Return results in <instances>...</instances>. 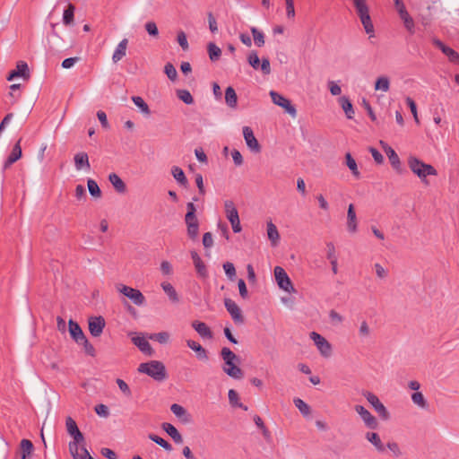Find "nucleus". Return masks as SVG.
Instances as JSON below:
<instances>
[{
	"label": "nucleus",
	"mask_w": 459,
	"mask_h": 459,
	"mask_svg": "<svg viewBox=\"0 0 459 459\" xmlns=\"http://www.w3.org/2000/svg\"><path fill=\"white\" fill-rule=\"evenodd\" d=\"M269 94L273 104L282 108L291 117H296V108L291 104L290 100L274 91H271Z\"/></svg>",
	"instance_id": "nucleus-9"
},
{
	"label": "nucleus",
	"mask_w": 459,
	"mask_h": 459,
	"mask_svg": "<svg viewBox=\"0 0 459 459\" xmlns=\"http://www.w3.org/2000/svg\"><path fill=\"white\" fill-rule=\"evenodd\" d=\"M293 402H294L295 406L299 409V411H300V413L304 417H309L310 416V414H311V408H310V406L307 403H305L300 398H295Z\"/></svg>",
	"instance_id": "nucleus-42"
},
{
	"label": "nucleus",
	"mask_w": 459,
	"mask_h": 459,
	"mask_svg": "<svg viewBox=\"0 0 459 459\" xmlns=\"http://www.w3.org/2000/svg\"><path fill=\"white\" fill-rule=\"evenodd\" d=\"M164 72L171 81L176 80L178 73L172 64H170V63L166 64L164 66Z\"/></svg>",
	"instance_id": "nucleus-61"
},
{
	"label": "nucleus",
	"mask_w": 459,
	"mask_h": 459,
	"mask_svg": "<svg viewBox=\"0 0 459 459\" xmlns=\"http://www.w3.org/2000/svg\"><path fill=\"white\" fill-rule=\"evenodd\" d=\"M170 410L173 412V414L178 419H180L183 422L187 423L190 421V414L183 406L178 403H174L170 406Z\"/></svg>",
	"instance_id": "nucleus-27"
},
{
	"label": "nucleus",
	"mask_w": 459,
	"mask_h": 459,
	"mask_svg": "<svg viewBox=\"0 0 459 459\" xmlns=\"http://www.w3.org/2000/svg\"><path fill=\"white\" fill-rule=\"evenodd\" d=\"M224 305L233 321L236 324L242 325L244 323V316L238 304L230 299H225Z\"/></svg>",
	"instance_id": "nucleus-12"
},
{
	"label": "nucleus",
	"mask_w": 459,
	"mask_h": 459,
	"mask_svg": "<svg viewBox=\"0 0 459 459\" xmlns=\"http://www.w3.org/2000/svg\"><path fill=\"white\" fill-rule=\"evenodd\" d=\"M128 45V39H123L117 46L112 55V61L114 63L119 62L126 55V49Z\"/></svg>",
	"instance_id": "nucleus-22"
},
{
	"label": "nucleus",
	"mask_w": 459,
	"mask_h": 459,
	"mask_svg": "<svg viewBox=\"0 0 459 459\" xmlns=\"http://www.w3.org/2000/svg\"><path fill=\"white\" fill-rule=\"evenodd\" d=\"M162 429L168 433V435L178 444L183 443L182 435L178 430L170 423H163Z\"/></svg>",
	"instance_id": "nucleus-31"
},
{
	"label": "nucleus",
	"mask_w": 459,
	"mask_h": 459,
	"mask_svg": "<svg viewBox=\"0 0 459 459\" xmlns=\"http://www.w3.org/2000/svg\"><path fill=\"white\" fill-rule=\"evenodd\" d=\"M74 167L77 171H90L91 164L89 161V156L86 152H77L74 157Z\"/></svg>",
	"instance_id": "nucleus-17"
},
{
	"label": "nucleus",
	"mask_w": 459,
	"mask_h": 459,
	"mask_svg": "<svg viewBox=\"0 0 459 459\" xmlns=\"http://www.w3.org/2000/svg\"><path fill=\"white\" fill-rule=\"evenodd\" d=\"M374 89L377 91L387 92L390 89V79L385 75L377 77L374 84Z\"/></svg>",
	"instance_id": "nucleus-34"
},
{
	"label": "nucleus",
	"mask_w": 459,
	"mask_h": 459,
	"mask_svg": "<svg viewBox=\"0 0 459 459\" xmlns=\"http://www.w3.org/2000/svg\"><path fill=\"white\" fill-rule=\"evenodd\" d=\"M187 227V235L192 239H196L199 233V223L197 219H185Z\"/></svg>",
	"instance_id": "nucleus-32"
},
{
	"label": "nucleus",
	"mask_w": 459,
	"mask_h": 459,
	"mask_svg": "<svg viewBox=\"0 0 459 459\" xmlns=\"http://www.w3.org/2000/svg\"><path fill=\"white\" fill-rule=\"evenodd\" d=\"M251 32H252L255 43L258 47L264 46V33L262 31H260L259 30H257L255 27L251 28Z\"/></svg>",
	"instance_id": "nucleus-54"
},
{
	"label": "nucleus",
	"mask_w": 459,
	"mask_h": 459,
	"mask_svg": "<svg viewBox=\"0 0 459 459\" xmlns=\"http://www.w3.org/2000/svg\"><path fill=\"white\" fill-rule=\"evenodd\" d=\"M268 239L273 247H276L280 241V233L277 227L270 221L266 223Z\"/></svg>",
	"instance_id": "nucleus-24"
},
{
	"label": "nucleus",
	"mask_w": 459,
	"mask_h": 459,
	"mask_svg": "<svg viewBox=\"0 0 459 459\" xmlns=\"http://www.w3.org/2000/svg\"><path fill=\"white\" fill-rule=\"evenodd\" d=\"M366 438L368 442H370L377 451L383 452L384 451V445L378 436V434L375 432H368L366 434Z\"/></svg>",
	"instance_id": "nucleus-38"
},
{
	"label": "nucleus",
	"mask_w": 459,
	"mask_h": 459,
	"mask_svg": "<svg viewBox=\"0 0 459 459\" xmlns=\"http://www.w3.org/2000/svg\"><path fill=\"white\" fill-rule=\"evenodd\" d=\"M84 442V437L78 438H73L72 441L69 442L68 447H69V453L72 455V457H75L78 455V450H81L80 446Z\"/></svg>",
	"instance_id": "nucleus-44"
},
{
	"label": "nucleus",
	"mask_w": 459,
	"mask_h": 459,
	"mask_svg": "<svg viewBox=\"0 0 459 459\" xmlns=\"http://www.w3.org/2000/svg\"><path fill=\"white\" fill-rule=\"evenodd\" d=\"M345 164L351 170V174L356 178H359L360 177V172L358 169V165L356 160L353 159L351 154L350 152H347L345 154Z\"/></svg>",
	"instance_id": "nucleus-37"
},
{
	"label": "nucleus",
	"mask_w": 459,
	"mask_h": 459,
	"mask_svg": "<svg viewBox=\"0 0 459 459\" xmlns=\"http://www.w3.org/2000/svg\"><path fill=\"white\" fill-rule=\"evenodd\" d=\"M160 287L163 290V291L167 294L171 302H179V296L171 283L168 281H163L161 282Z\"/></svg>",
	"instance_id": "nucleus-28"
},
{
	"label": "nucleus",
	"mask_w": 459,
	"mask_h": 459,
	"mask_svg": "<svg viewBox=\"0 0 459 459\" xmlns=\"http://www.w3.org/2000/svg\"><path fill=\"white\" fill-rule=\"evenodd\" d=\"M105 327V320L102 316H91L89 318V331L94 337H99Z\"/></svg>",
	"instance_id": "nucleus-15"
},
{
	"label": "nucleus",
	"mask_w": 459,
	"mask_h": 459,
	"mask_svg": "<svg viewBox=\"0 0 459 459\" xmlns=\"http://www.w3.org/2000/svg\"><path fill=\"white\" fill-rule=\"evenodd\" d=\"M21 140H19L13 146L5 164L4 168H7L13 162L17 161L22 157V148L20 145Z\"/></svg>",
	"instance_id": "nucleus-33"
},
{
	"label": "nucleus",
	"mask_w": 459,
	"mask_h": 459,
	"mask_svg": "<svg viewBox=\"0 0 459 459\" xmlns=\"http://www.w3.org/2000/svg\"><path fill=\"white\" fill-rule=\"evenodd\" d=\"M208 55L211 61L214 62L219 60L221 55V49L214 43L210 42L207 46Z\"/></svg>",
	"instance_id": "nucleus-45"
},
{
	"label": "nucleus",
	"mask_w": 459,
	"mask_h": 459,
	"mask_svg": "<svg viewBox=\"0 0 459 459\" xmlns=\"http://www.w3.org/2000/svg\"><path fill=\"white\" fill-rule=\"evenodd\" d=\"M338 102L343 109L348 119H351L354 117L353 106L348 97L342 96L338 99Z\"/></svg>",
	"instance_id": "nucleus-30"
},
{
	"label": "nucleus",
	"mask_w": 459,
	"mask_h": 459,
	"mask_svg": "<svg viewBox=\"0 0 459 459\" xmlns=\"http://www.w3.org/2000/svg\"><path fill=\"white\" fill-rule=\"evenodd\" d=\"M358 333L361 340H367L370 337L371 328L366 320L360 322Z\"/></svg>",
	"instance_id": "nucleus-46"
},
{
	"label": "nucleus",
	"mask_w": 459,
	"mask_h": 459,
	"mask_svg": "<svg viewBox=\"0 0 459 459\" xmlns=\"http://www.w3.org/2000/svg\"><path fill=\"white\" fill-rule=\"evenodd\" d=\"M327 87L333 96H340L342 94V88L335 81H328Z\"/></svg>",
	"instance_id": "nucleus-59"
},
{
	"label": "nucleus",
	"mask_w": 459,
	"mask_h": 459,
	"mask_svg": "<svg viewBox=\"0 0 459 459\" xmlns=\"http://www.w3.org/2000/svg\"><path fill=\"white\" fill-rule=\"evenodd\" d=\"M380 145L382 146L384 152L387 155L392 167L399 171L401 169V160L397 153L391 146H389L386 143L383 141H380Z\"/></svg>",
	"instance_id": "nucleus-18"
},
{
	"label": "nucleus",
	"mask_w": 459,
	"mask_h": 459,
	"mask_svg": "<svg viewBox=\"0 0 459 459\" xmlns=\"http://www.w3.org/2000/svg\"><path fill=\"white\" fill-rule=\"evenodd\" d=\"M186 342L187 347H189L192 351H194L196 353V356L199 359H208L207 351L200 343L193 340H186Z\"/></svg>",
	"instance_id": "nucleus-23"
},
{
	"label": "nucleus",
	"mask_w": 459,
	"mask_h": 459,
	"mask_svg": "<svg viewBox=\"0 0 459 459\" xmlns=\"http://www.w3.org/2000/svg\"><path fill=\"white\" fill-rule=\"evenodd\" d=\"M22 77L24 80H29L30 71L26 62L19 61L16 65V68L10 72L7 80L13 81L15 78Z\"/></svg>",
	"instance_id": "nucleus-14"
},
{
	"label": "nucleus",
	"mask_w": 459,
	"mask_h": 459,
	"mask_svg": "<svg viewBox=\"0 0 459 459\" xmlns=\"http://www.w3.org/2000/svg\"><path fill=\"white\" fill-rule=\"evenodd\" d=\"M117 290L129 299L134 305L142 307L145 304L146 299L137 289L119 283L116 286Z\"/></svg>",
	"instance_id": "nucleus-5"
},
{
	"label": "nucleus",
	"mask_w": 459,
	"mask_h": 459,
	"mask_svg": "<svg viewBox=\"0 0 459 459\" xmlns=\"http://www.w3.org/2000/svg\"><path fill=\"white\" fill-rule=\"evenodd\" d=\"M310 339L314 342L320 355L324 358H330L333 354L332 344L321 334L316 332H311Z\"/></svg>",
	"instance_id": "nucleus-8"
},
{
	"label": "nucleus",
	"mask_w": 459,
	"mask_h": 459,
	"mask_svg": "<svg viewBox=\"0 0 459 459\" xmlns=\"http://www.w3.org/2000/svg\"><path fill=\"white\" fill-rule=\"evenodd\" d=\"M405 101L411 109V112L413 116L414 121L416 122V124H420V119L418 117V112H417V106H416L415 101L411 97H406Z\"/></svg>",
	"instance_id": "nucleus-58"
},
{
	"label": "nucleus",
	"mask_w": 459,
	"mask_h": 459,
	"mask_svg": "<svg viewBox=\"0 0 459 459\" xmlns=\"http://www.w3.org/2000/svg\"><path fill=\"white\" fill-rule=\"evenodd\" d=\"M398 13L407 30L411 34L414 33V22L407 10H402Z\"/></svg>",
	"instance_id": "nucleus-36"
},
{
	"label": "nucleus",
	"mask_w": 459,
	"mask_h": 459,
	"mask_svg": "<svg viewBox=\"0 0 459 459\" xmlns=\"http://www.w3.org/2000/svg\"><path fill=\"white\" fill-rule=\"evenodd\" d=\"M65 426L68 434L72 436L73 438L80 439L81 437H83V435L78 429L76 422L71 417L66 419Z\"/></svg>",
	"instance_id": "nucleus-29"
},
{
	"label": "nucleus",
	"mask_w": 459,
	"mask_h": 459,
	"mask_svg": "<svg viewBox=\"0 0 459 459\" xmlns=\"http://www.w3.org/2000/svg\"><path fill=\"white\" fill-rule=\"evenodd\" d=\"M223 269H224V272L226 273V275L230 279V280H233L236 276V269H235V266L232 263L230 262H226L224 264H223Z\"/></svg>",
	"instance_id": "nucleus-62"
},
{
	"label": "nucleus",
	"mask_w": 459,
	"mask_h": 459,
	"mask_svg": "<svg viewBox=\"0 0 459 459\" xmlns=\"http://www.w3.org/2000/svg\"><path fill=\"white\" fill-rule=\"evenodd\" d=\"M362 395L366 398L373 409L382 403L379 398L370 391H363Z\"/></svg>",
	"instance_id": "nucleus-50"
},
{
	"label": "nucleus",
	"mask_w": 459,
	"mask_h": 459,
	"mask_svg": "<svg viewBox=\"0 0 459 459\" xmlns=\"http://www.w3.org/2000/svg\"><path fill=\"white\" fill-rule=\"evenodd\" d=\"M191 325L202 338H212V332L205 323L200 321H194L192 322Z\"/></svg>",
	"instance_id": "nucleus-20"
},
{
	"label": "nucleus",
	"mask_w": 459,
	"mask_h": 459,
	"mask_svg": "<svg viewBox=\"0 0 459 459\" xmlns=\"http://www.w3.org/2000/svg\"><path fill=\"white\" fill-rule=\"evenodd\" d=\"M354 411L358 413L368 428L376 429L377 427V420L376 417L363 405H355Z\"/></svg>",
	"instance_id": "nucleus-11"
},
{
	"label": "nucleus",
	"mask_w": 459,
	"mask_h": 459,
	"mask_svg": "<svg viewBox=\"0 0 459 459\" xmlns=\"http://www.w3.org/2000/svg\"><path fill=\"white\" fill-rule=\"evenodd\" d=\"M413 404L420 409H426L428 407V402L421 392H414L411 396Z\"/></svg>",
	"instance_id": "nucleus-41"
},
{
	"label": "nucleus",
	"mask_w": 459,
	"mask_h": 459,
	"mask_svg": "<svg viewBox=\"0 0 459 459\" xmlns=\"http://www.w3.org/2000/svg\"><path fill=\"white\" fill-rule=\"evenodd\" d=\"M225 215L231 224L232 230L235 233H238L242 230L240 224L238 212L231 200H226L224 202Z\"/></svg>",
	"instance_id": "nucleus-7"
},
{
	"label": "nucleus",
	"mask_w": 459,
	"mask_h": 459,
	"mask_svg": "<svg viewBox=\"0 0 459 459\" xmlns=\"http://www.w3.org/2000/svg\"><path fill=\"white\" fill-rule=\"evenodd\" d=\"M68 326H69V333H70L72 338L77 343H81V341L84 340L85 335H84L82 328L80 327V325L76 322H74L71 319L68 322Z\"/></svg>",
	"instance_id": "nucleus-21"
},
{
	"label": "nucleus",
	"mask_w": 459,
	"mask_h": 459,
	"mask_svg": "<svg viewBox=\"0 0 459 459\" xmlns=\"http://www.w3.org/2000/svg\"><path fill=\"white\" fill-rule=\"evenodd\" d=\"M353 4L366 33L373 37L375 30L366 0H353Z\"/></svg>",
	"instance_id": "nucleus-4"
},
{
	"label": "nucleus",
	"mask_w": 459,
	"mask_h": 459,
	"mask_svg": "<svg viewBox=\"0 0 459 459\" xmlns=\"http://www.w3.org/2000/svg\"><path fill=\"white\" fill-rule=\"evenodd\" d=\"M149 339L156 341L160 344H166L170 340V334L168 332H160L149 335Z\"/></svg>",
	"instance_id": "nucleus-48"
},
{
	"label": "nucleus",
	"mask_w": 459,
	"mask_h": 459,
	"mask_svg": "<svg viewBox=\"0 0 459 459\" xmlns=\"http://www.w3.org/2000/svg\"><path fill=\"white\" fill-rule=\"evenodd\" d=\"M177 96L180 100H182L184 103L187 105H191L194 103V98L187 90H178Z\"/></svg>",
	"instance_id": "nucleus-51"
},
{
	"label": "nucleus",
	"mask_w": 459,
	"mask_h": 459,
	"mask_svg": "<svg viewBox=\"0 0 459 459\" xmlns=\"http://www.w3.org/2000/svg\"><path fill=\"white\" fill-rule=\"evenodd\" d=\"M171 174L175 180L182 186H186L187 183L186 177L183 171V169L178 166H173L171 168Z\"/></svg>",
	"instance_id": "nucleus-39"
},
{
	"label": "nucleus",
	"mask_w": 459,
	"mask_h": 459,
	"mask_svg": "<svg viewBox=\"0 0 459 459\" xmlns=\"http://www.w3.org/2000/svg\"><path fill=\"white\" fill-rule=\"evenodd\" d=\"M273 273H274L275 281L281 290H282L283 291L288 292V293H295L296 292V290L293 286V283H292L290 278L289 277V275L287 274V273L285 272V270L282 267L275 266Z\"/></svg>",
	"instance_id": "nucleus-6"
},
{
	"label": "nucleus",
	"mask_w": 459,
	"mask_h": 459,
	"mask_svg": "<svg viewBox=\"0 0 459 459\" xmlns=\"http://www.w3.org/2000/svg\"><path fill=\"white\" fill-rule=\"evenodd\" d=\"M374 410L382 420H387L390 419V412L388 411V410L386 409L383 403H381L379 405L374 408Z\"/></svg>",
	"instance_id": "nucleus-57"
},
{
	"label": "nucleus",
	"mask_w": 459,
	"mask_h": 459,
	"mask_svg": "<svg viewBox=\"0 0 459 459\" xmlns=\"http://www.w3.org/2000/svg\"><path fill=\"white\" fill-rule=\"evenodd\" d=\"M225 102L231 108H235L237 107L238 96L231 86L228 87L225 91Z\"/></svg>",
	"instance_id": "nucleus-35"
},
{
	"label": "nucleus",
	"mask_w": 459,
	"mask_h": 459,
	"mask_svg": "<svg viewBox=\"0 0 459 459\" xmlns=\"http://www.w3.org/2000/svg\"><path fill=\"white\" fill-rule=\"evenodd\" d=\"M177 40L183 50H187L189 48L186 36L184 31H179L177 36Z\"/></svg>",
	"instance_id": "nucleus-64"
},
{
	"label": "nucleus",
	"mask_w": 459,
	"mask_h": 459,
	"mask_svg": "<svg viewBox=\"0 0 459 459\" xmlns=\"http://www.w3.org/2000/svg\"><path fill=\"white\" fill-rule=\"evenodd\" d=\"M131 341L144 354L152 356L154 353L153 349L149 343L146 337L143 334H136L135 333H131Z\"/></svg>",
	"instance_id": "nucleus-10"
},
{
	"label": "nucleus",
	"mask_w": 459,
	"mask_h": 459,
	"mask_svg": "<svg viewBox=\"0 0 459 459\" xmlns=\"http://www.w3.org/2000/svg\"><path fill=\"white\" fill-rule=\"evenodd\" d=\"M132 101L143 115L149 116L151 114V110L149 108L148 104L144 101V100L142 97L133 96Z\"/></svg>",
	"instance_id": "nucleus-40"
},
{
	"label": "nucleus",
	"mask_w": 459,
	"mask_h": 459,
	"mask_svg": "<svg viewBox=\"0 0 459 459\" xmlns=\"http://www.w3.org/2000/svg\"><path fill=\"white\" fill-rule=\"evenodd\" d=\"M407 165L410 170L420 180L424 185L429 184V176H437V169L431 165L425 163L415 155H409L407 158Z\"/></svg>",
	"instance_id": "nucleus-1"
},
{
	"label": "nucleus",
	"mask_w": 459,
	"mask_h": 459,
	"mask_svg": "<svg viewBox=\"0 0 459 459\" xmlns=\"http://www.w3.org/2000/svg\"><path fill=\"white\" fill-rule=\"evenodd\" d=\"M221 356L223 359L222 370L230 377L241 379L243 371L238 366L239 358L228 347H223L221 351Z\"/></svg>",
	"instance_id": "nucleus-2"
},
{
	"label": "nucleus",
	"mask_w": 459,
	"mask_h": 459,
	"mask_svg": "<svg viewBox=\"0 0 459 459\" xmlns=\"http://www.w3.org/2000/svg\"><path fill=\"white\" fill-rule=\"evenodd\" d=\"M248 64L255 69L259 70L260 58L255 51H251L247 56Z\"/></svg>",
	"instance_id": "nucleus-55"
},
{
	"label": "nucleus",
	"mask_w": 459,
	"mask_h": 459,
	"mask_svg": "<svg viewBox=\"0 0 459 459\" xmlns=\"http://www.w3.org/2000/svg\"><path fill=\"white\" fill-rule=\"evenodd\" d=\"M191 258L193 260L197 274L202 278H206L207 269L199 255L195 251H191Z\"/></svg>",
	"instance_id": "nucleus-19"
},
{
	"label": "nucleus",
	"mask_w": 459,
	"mask_h": 459,
	"mask_svg": "<svg viewBox=\"0 0 459 459\" xmlns=\"http://www.w3.org/2000/svg\"><path fill=\"white\" fill-rule=\"evenodd\" d=\"M229 400H230V403L231 405L233 406H236V407H239V408H242L243 410L247 411V407L244 406L240 402H239V396H238V394L233 390V389H230L229 391Z\"/></svg>",
	"instance_id": "nucleus-49"
},
{
	"label": "nucleus",
	"mask_w": 459,
	"mask_h": 459,
	"mask_svg": "<svg viewBox=\"0 0 459 459\" xmlns=\"http://www.w3.org/2000/svg\"><path fill=\"white\" fill-rule=\"evenodd\" d=\"M74 10L75 7L70 4L67 9L65 10L63 14V22L65 25H72L74 21Z\"/></svg>",
	"instance_id": "nucleus-43"
},
{
	"label": "nucleus",
	"mask_w": 459,
	"mask_h": 459,
	"mask_svg": "<svg viewBox=\"0 0 459 459\" xmlns=\"http://www.w3.org/2000/svg\"><path fill=\"white\" fill-rule=\"evenodd\" d=\"M138 371L148 375L157 381H162L167 377L166 368L164 364L159 360L141 363L138 367Z\"/></svg>",
	"instance_id": "nucleus-3"
},
{
	"label": "nucleus",
	"mask_w": 459,
	"mask_h": 459,
	"mask_svg": "<svg viewBox=\"0 0 459 459\" xmlns=\"http://www.w3.org/2000/svg\"><path fill=\"white\" fill-rule=\"evenodd\" d=\"M242 131L247 148L255 153L260 152L261 145L259 144L257 139L255 138L252 128L249 126H244Z\"/></svg>",
	"instance_id": "nucleus-13"
},
{
	"label": "nucleus",
	"mask_w": 459,
	"mask_h": 459,
	"mask_svg": "<svg viewBox=\"0 0 459 459\" xmlns=\"http://www.w3.org/2000/svg\"><path fill=\"white\" fill-rule=\"evenodd\" d=\"M87 186H88L89 193L92 197L100 198L101 190L95 180L91 179V178L88 179Z\"/></svg>",
	"instance_id": "nucleus-47"
},
{
	"label": "nucleus",
	"mask_w": 459,
	"mask_h": 459,
	"mask_svg": "<svg viewBox=\"0 0 459 459\" xmlns=\"http://www.w3.org/2000/svg\"><path fill=\"white\" fill-rule=\"evenodd\" d=\"M329 318L334 325H339L343 322V316L333 309L329 312Z\"/></svg>",
	"instance_id": "nucleus-60"
},
{
	"label": "nucleus",
	"mask_w": 459,
	"mask_h": 459,
	"mask_svg": "<svg viewBox=\"0 0 459 459\" xmlns=\"http://www.w3.org/2000/svg\"><path fill=\"white\" fill-rule=\"evenodd\" d=\"M375 273L377 278L383 280L388 275V271L380 264L377 263L374 264Z\"/></svg>",
	"instance_id": "nucleus-63"
},
{
	"label": "nucleus",
	"mask_w": 459,
	"mask_h": 459,
	"mask_svg": "<svg viewBox=\"0 0 459 459\" xmlns=\"http://www.w3.org/2000/svg\"><path fill=\"white\" fill-rule=\"evenodd\" d=\"M346 228L351 234H355L358 230V218L352 204L348 206Z\"/></svg>",
	"instance_id": "nucleus-16"
},
{
	"label": "nucleus",
	"mask_w": 459,
	"mask_h": 459,
	"mask_svg": "<svg viewBox=\"0 0 459 459\" xmlns=\"http://www.w3.org/2000/svg\"><path fill=\"white\" fill-rule=\"evenodd\" d=\"M149 438L155 442L156 444H158L159 446H160L161 447H163L166 451H171V445L162 437L154 434H150Z\"/></svg>",
	"instance_id": "nucleus-52"
},
{
	"label": "nucleus",
	"mask_w": 459,
	"mask_h": 459,
	"mask_svg": "<svg viewBox=\"0 0 459 459\" xmlns=\"http://www.w3.org/2000/svg\"><path fill=\"white\" fill-rule=\"evenodd\" d=\"M108 180H109L110 184L112 185V186L114 187V189L117 193H119V194L126 193V185L117 174H116V173L109 174Z\"/></svg>",
	"instance_id": "nucleus-25"
},
{
	"label": "nucleus",
	"mask_w": 459,
	"mask_h": 459,
	"mask_svg": "<svg viewBox=\"0 0 459 459\" xmlns=\"http://www.w3.org/2000/svg\"><path fill=\"white\" fill-rule=\"evenodd\" d=\"M145 30L147 33L153 38H157L159 36V30L156 23L152 21H149L144 24Z\"/></svg>",
	"instance_id": "nucleus-56"
},
{
	"label": "nucleus",
	"mask_w": 459,
	"mask_h": 459,
	"mask_svg": "<svg viewBox=\"0 0 459 459\" xmlns=\"http://www.w3.org/2000/svg\"><path fill=\"white\" fill-rule=\"evenodd\" d=\"M34 446L29 439H22L20 443V455L21 459H30Z\"/></svg>",
	"instance_id": "nucleus-26"
},
{
	"label": "nucleus",
	"mask_w": 459,
	"mask_h": 459,
	"mask_svg": "<svg viewBox=\"0 0 459 459\" xmlns=\"http://www.w3.org/2000/svg\"><path fill=\"white\" fill-rule=\"evenodd\" d=\"M454 64H459V54L449 47H446L442 51Z\"/></svg>",
	"instance_id": "nucleus-53"
}]
</instances>
